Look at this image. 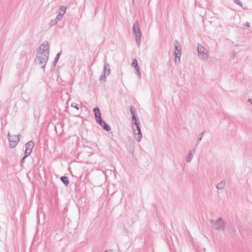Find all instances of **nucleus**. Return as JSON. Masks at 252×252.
Wrapping results in <instances>:
<instances>
[{
    "instance_id": "obj_1",
    "label": "nucleus",
    "mask_w": 252,
    "mask_h": 252,
    "mask_svg": "<svg viewBox=\"0 0 252 252\" xmlns=\"http://www.w3.org/2000/svg\"><path fill=\"white\" fill-rule=\"evenodd\" d=\"M49 48L48 41H45L37 50L34 62L43 69L45 68L48 60Z\"/></svg>"
},
{
    "instance_id": "obj_2",
    "label": "nucleus",
    "mask_w": 252,
    "mask_h": 252,
    "mask_svg": "<svg viewBox=\"0 0 252 252\" xmlns=\"http://www.w3.org/2000/svg\"><path fill=\"white\" fill-rule=\"evenodd\" d=\"M210 222L213 228L217 231L224 230L225 228V222L221 218L216 220H211Z\"/></svg>"
},
{
    "instance_id": "obj_3",
    "label": "nucleus",
    "mask_w": 252,
    "mask_h": 252,
    "mask_svg": "<svg viewBox=\"0 0 252 252\" xmlns=\"http://www.w3.org/2000/svg\"><path fill=\"white\" fill-rule=\"evenodd\" d=\"M132 31L135 37V41L139 47L140 44L142 33L140 31L138 21H136L133 25Z\"/></svg>"
},
{
    "instance_id": "obj_4",
    "label": "nucleus",
    "mask_w": 252,
    "mask_h": 252,
    "mask_svg": "<svg viewBox=\"0 0 252 252\" xmlns=\"http://www.w3.org/2000/svg\"><path fill=\"white\" fill-rule=\"evenodd\" d=\"M197 51L198 56L200 58L205 61L208 58L209 55L208 54V51L203 46L199 44L197 46Z\"/></svg>"
},
{
    "instance_id": "obj_5",
    "label": "nucleus",
    "mask_w": 252,
    "mask_h": 252,
    "mask_svg": "<svg viewBox=\"0 0 252 252\" xmlns=\"http://www.w3.org/2000/svg\"><path fill=\"white\" fill-rule=\"evenodd\" d=\"M20 136L21 134L17 135H10L9 132L8 134V139L9 141V146L10 148H14L20 141Z\"/></svg>"
},
{
    "instance_id": "obj_6",
    "label": "nucleus",
    "mask_w": 252,
    "mask_h": 252,
    "mask_svg": "<svg viewBox=\"0 0 252 252\" xmlns=\"http://www.w3.org/2000/svg\"><path fill=\"white\" fill-rule=\"evenodd\" d=\"M132 129L135 140L138 142H140L142 138V134L141 131L140 125L133 126Z\"/></svg>"
},
{
    "instance_id": "obj_7",
    "label": "nucleus",
    "mask_w": 252,
    "mask_h": 252,
    "mask_svg": "<svg viewBox=\"0 0 252 252\" xmlns=\"http://www.w3.org/2000/svg\"><path fill=\"white\" fill-rule=\"evenodd\" d=\"M174 46L176 50V51L175 52L176 63L177 62V59H178L179 62L180 61V56L182 54L181 46L177 40H175L174 42Z\"/></svg>"
},
{
    "instance_id": "obj_8",
    "label": "nucleus",
    "mask_w": 252,
    "mask_h": 252,
    "mask_svg": "<svg viewBox=\"0 0 252 252\" xmlns=\"http://www.w3.org/2000/svg\"><path fill=\"white\" fill-rule=\"evenodd\" d=\"M107 66H109L108 63H104V68H103V74L100 77V81H106V76L108 75L110 73V69L109 68L107 69Z\"/></svg>"
},
{
    "instance_id": "obj_9",
    "label": "nucleus",
    "mask_w": 252,
    "mask_h": 252,
    "mask_svg": "<svg viewBox=\"0 0 252 252\" xmlns=\"http://www.w3.org/2000/svg\"><path fill=\"white\" fill-rule=\"evenodd\" d=\"M93 111L94 113V116L96 122H102L101 113L100 112L99 108L97 107H95L94 108Z\"/></svg>"
},
{
    "instance_id": "obj_10",
    "label": "nucleus",
    "mask_w": 252,
    "mask_h": 252,
    "mask_svg": "<svg viewBox=\"0 0 252 252\" xmlns=\"http://www.w3.org/2000/svg\"><path fill=\"white\" fill-rule=\"evenodd\" d=\"M196 148L195 147H193L192 149L189 152V153L187 155L186 158V160L187 162H190L193 157L194 153H195Z\"/></svg>"
},
{
    "instance_id": "obj_11",
    "label": "nucleus",
    "mask_w": 252,
    "mask_h": 252,
    "mask_svg": "<svg viewBox=\"0 0 252 252\" xmlns=\"http://www.w3.org/2000/svg\"><path fill=\"white\" fill-rule=\"evenodd\" d=\"M34 145V143L32 140H31V141H29L25 145V147H26L25 151L31 153L32 152V150Z\"/></svg>"
},
{
    "instance_id": "obj_12",
    "label": "nucleus",
    "mask_w": 252,
    "mask_h": 252,
    "mask_svg": "<svg viewBox=\"0 0 252 252\" xmlns=\"http://www.w3.org/2000/svg\"><path fill=\"white\" fill-rule=\"evenodd\" d=\"M97 123L100 125L106 131H109L111 130V127L109 126V125L102 120V122H97Z\"/></svg>"
},
{
    "instance_id": "obj_13",
    "label": "nucleus",
    "mask_w": 252,
    "mask_h": 252,
    "mask_svg": "<svg viewBox=\"0 0 252 252\" xmlns=\"http://www.w3.org/2000/svg\"><path fill=\"white\" fill-rule=\"evenodd\" d=\"M205 131L202 132L197 136V139L196 140V142L194 145V147H195L196 148L198 146V144H199L200 141L202 140V138L203 136V135L204 134Z\"/></svg>"
},
{
    "instance_id": "obj_14",
    "label": "nucleus",
    "mask_w": 252,
    "mask_h": 252,
    "mask_svg": "<svg viewBox=\"0 0 252 252\" xmlns=\"http://www.w3.org/2000/svg\"><path fill=\"white\" fill-rule=\"evenodd\" d=\"M225 186V181L224 180H222L220 183L217 184L216 186V188L218 189H223Z\"/></svg>"
},
{
    "instance_id": "obj_15",
    "label": "nucleus",
    "mask_w": 252,
    "mask_h": 252,
    "mask_svg": "<svg viewBox=\"0 0 252 252\" xmlns=\"http://www.w3.org/2000/svg\"><path fill=\"white\" fill-rule=\"evenodd\" d=\"M61 180L66 187H68L69 185V181L68 178L67 176L61 177Z\"/></svg>"
},
{
    "instance_id": "obj_16",
    "label": "nucleus",
    "mask_w": 252,
    "mask_h": 252,
    "mask_svg": "<svg viewBox=\"0 0 252 252\" xmlns=\"http://www.w3.org/2000/svg\"><path fill=\"white\" fill-rule=\"evenodd\" d=\"M132 124L134 125V126H137L140 125V122L138 118H137L135 116H133V117H132Z\"/></svg>"
},
{
    "instance_id": "obj_17",
    "label": "nucleus",
    "mask_w": 252,
    "mask_h": 252,
    "mask_svg": "<svg viewBox=\"0 0 252 252\" xmlns=\"http://www.w3.org/2000/svg\"><path fill=\"white\" fill-rule=\"evenodd\" d=\"M66 7L63 6H61L59 10V14H61L62 16H63L66 12Z\"/></svg>"
},
{
    "instance_id": "obj_18",
    "label": "nucleus",
    "mask_w": 252,
    "mask_h": 252,
    "mask_svg": "<svg viewBox=\"0 0 252 252\" xmlns=\"http://www.w3.org/2000/svg\"><path fill=\"white\" fill-rule=\"evenodd\" d=\"M132 66L135 69L138 68V62L136 59H133L132 63Z\"/></svg>"
},
{
    "instance_id": "obj_19",
    "label": "nucleus",
    "mask_w": 252,
    "mask_h": 252,
    "mask_svg": "<svg viewBox=\"0 0 252 252\" xmlns=\"http://www.w3.org/2000/svg\"><path fill=\"white\" fill-rule=\"evenodd\" d=\"M58 22V21H57V20L56 19L52 20L50 22V23L49 24V26L50 27H52L53 26L55 25Z\"/></svg>"
},
{
    "instance_id": "obj_20",
    "label": "nucleus",
    "mask_w": 252,
    "mask_h": 252,
    "mask_svg": "<svg viewBox=\"0 0 252 252\" xmlns=\"http://www.w3.org/2000/svg\"><path fill=\"white\" fill-rule=\"evenodd\" d=\"M71 106L72 107H73V108H75L77 110H78L79 109V108H80V107L79 106V105L78 104H77L76 103H75V102H73V103H71Z\"/></svg>"
},
{
    "instance_id": "obj_21",
    "label": "nucleus",
    "mask_w": 252,
    "mask_h": 252,
    "mask_svg": "<svg viewBox=\"0 0 252 252\" xmlns=\"http://www.w3.org/2000/svg\"><path fill=\"white\" fill-rule=\"evenodd\" d=\"M130 111L131 114L132 115V117H133V116H135V108L133 106H130Z\"/></svg>"
},
{
    "instance_id": "obj_22",
    "label": "nucleus",
    "mask_w": 252,
    "mask_h": 252,
    "mask_svg": "<svg viewBox=\"0 0 252 252\" xmlns=\"http://www.w3.org/2000/svg\"><path fill=\"white\" fill-rule=\"evenodd\" d=\"M61 53H62V51H61L60 53H58L57 54V55L56 56V58L55 59V60H54V63L55 64H56L57 63V62H58V60H59V58L60 57Z\"/></svg>"
},
{
    "instance_id": "obj_23",
    "label": "nucleus",
    "mask_w": 252,
    "mask_h": 252,
    "mask_svg": "<svg viewBox=\"0 0 252 252\" xmlns=\"http://www.w3.org/2000/svg\"><path fill=\"white\" fill-rule=\"evenodd\" d=\"M63 17V16H62L61 14L58 13L55 19L59 22L62 19Z\"/></svg>"
},
{
    "instance_id": "obj_24",
    "label": "nucleus",
    "mask_w": 252,
    "mask_h": 252,
    "mask_svg": "<svg viewBox=\"0 0 252 252\" xmlns=\"http://www.w3.org/2000/svg\"><path fill=\"white\" fill-rule=\"evenodd\" d=\"M234 2L240 6H242V3L239 0H234Z\"/></svg>"
},
{
    "instance_id": "obj_25",
    "label": "nucleus",
    "mask_w": 252,
    "mask_h": 252,
    "mask_svg": "<svg viewBox=\"0 0 252 252\" xmlns=\"http://www.w3.org/2000/svg\"><path fill=\"white\" fill-rule=\"evenodd\" d=\"M31 152L25 151V156H24L25 158H26L27 157H29L30 156V155L31 154Z\"/></svg>"
},
{
    "instance_id": "obj_26",
    "label": "nucleus",
    "mask_w": 252,
    "mask_h": 252,
    "mask_svg": "<svg viewBox=\"0 0 252 252\" xmlns=\"http://www.w3.org/2000/svg\"><path fill=\"white\" fill-rule=\"evenodd\" d=\"M26 158L24 157L21 160L20 164L21 166H23V164L25 163Z\"/></svg>"
},
{
    "instance_id": "obj_27",
    "label": "nucleus",
    "mask_w": 252,
    "mask_h": 252,
    "mask_svg": "<svg viewBox=\"0 0 252 252\" xmlns=\"http://www.w3.org/2000/svg\"><path fill=\"white\" fill-rule=\"evenodd\" d=\"M135 69L136 70L137 74L139 76V78L141 77V73L140 71L139 67L135 68Z\"/></svg>"
},
{
    "instance_id": "obj_28",
    "label": "nucleus",
    "mask_w": 252,
    "mask_h": 252,
    "mask_svg": "<svg viewBox=\"0 0 252 252\" xmlns=\"http://www.w3.org/2000/svg\"><path fill=\"white\" fill-rule=\"evenodd\" d=\"M248 101L251 103V104L252 105V98H249L248 99Z\"/></svg>"
},
{
    "instance_id": "obj_29",
    "label": "nucleus",
    "mask_w": 252,
    "mask_h": 252,
    "mask_svg": "<svg viewBox=\"0 0 252 252\" xmlns=\"http://www.w3.org/2000/svg\"><path fill=\"white\" fill-rule=\"evenodd\" d=\"M246 25L247 26V27H249L250 26V24L247 22L246 23Z\"/></svg>"
},
{
    "instance_id": "obj_30",
    "label": "nucleus",
    "mask_w": 252,
    "mask_h": 252,
    "mask_svg": "<svg viewBox=\"0 0 252 252\" xmlns=\"http://www.w3.org/2000/svg\"><path fill=\"white\" fill-rule=\"evenodd\" d=\"M105 252H111V251L109 250H106L105 251Z\"/></svg>"
}]
</instances>
